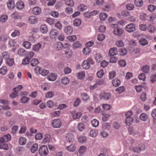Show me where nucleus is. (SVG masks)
<instances>
[{"label": "nucleus", "instance_id": "1", "mask_svg": "<svg viewBox=\"0 0 156 156\" xmlns=\"http://www.w3.org/2000/svg\"><path fill=\"white\" fill-rule=\"evenodd\" d=\"M94 62L92 59L88 58L87 60H84L82 64V66L83 69H89L90 67V64L93 65Z\"/></svg>", "mask_w": 156, "mask_h": 156}, {"label": "nucleus", "instance_id": "45", "mask_svg": "<svg viewBox=\"0 0 156 156\" xmlns=\"http://www.w3.org/2000/svg\"><path fill=\"white\" fill-rule=\"evenodd\" d=\"M81 46V44L78 41L74 42L73 44V47L74 49H76L80 48Z\"/></svg>", "mask_w": 156, "mask_h": 156}, {"label": "nucleus", "instance_id": "25", "mask_svg": "<svg viewBox=\"0 0 156 156\" xmlns=\"http://www.w3.org/2000/svg\"><path fill=\"white\" fill-rule=\"evenodd\" d=\"M0 148L5 150H8L9 149L8 144L5 143H0Z\"/></svg>", "mask_w": 156, "mask_h": 156}, {"label": "nucleus", "instance_id": "42", "mask_svg": "<svg viewBox=\"0 0 156 156\" xmlns=\"http://www.w3.org/2000/svg\"><path fill=\"white\" fill-rule=\"evenodd\" d=\"M77 77L80 79H83L85 77V72L83 71L77 73Z\"/></svg>", "mask_w": 156, "mask_h": 156}, {"label": "nucleus", "instance_id": "47", "mask_svg": "<svg viewBox=\"0 0 156 156\" xmlns=\"http://www.w3.org/2000/svg\"><path fill=\"white\" fill-rule=\"evenodd\" d=\"M50 136L49 135H46L43 139V142L44 144L49 142L50 141Z\"/></svg>", "mask_w": 156, "mask_h": 156}, {"label": "nucleus", "instance_id": "32", "mask_svg": "<svg viewBox=\"0 0 156 156\" xmlns=\"http://www.w3.org/2000/svg\"><path fill=\"white\" fill-rule=\"evenodd\" d=\"M66 149L69 151L73 152L75 149V147L74 144H71L69 146H66Z\"/></svg>", "mask_w": 156, "mask_h": 156}, {"label": "nucleus", "instance_id": "36", "mask_svg": "<svg viewBox=\"0 0 156 156\" xmlns=\"http://www.w3.org/2000/svg\"><path fill=\"white\" fill-rule=\"evenodd\" d=\"M98 133V131L95 129H92L90 132V135L92 137H94L96 136Z\"/></svg>", "mask_w": 156, "mask_h": 156}, {"label": "nucleus", "instance_id": "63", "mask_svg": "<svg viewBox=\"0 0 156 156\" xmlns=\"http://www.w3.org/2000/svg\"><path fill=\"white\" fill-rule=\"evenodd\" d=\"M116 75V72L114 71L110 72L109 73V77L110 79L113 78Z\"/></svg>", "mask_w": 156, "mask_h": 156}, {"label": "nucleus", "instance_id": "61", "mask_svg": "<svg viewBox=\"0 0 156 156\" xmlns=\"http://www.w3.org/2000/svg\"><path fill=\"white\" fill-rule=\"evenodd\" d=\"M66 4L68 6H73L74 5V3L73 0H68L65 2Z\"/></svg>", "mask_w": 156, "mask_h": 156}, {"label": "nucleus", "instance_id": "33", "mask_svg": "<svg viewBox=\"0 0 156 156\" xmlns=\"http://www.w3.org/2000/svg\"><path fill=\"white\" fill-rule=\"evenodd\" d=\"M81 97L83 101H86L89 99L88 95L86 93H83L81 95Z\"/></svg>", "mask_w": 156, "mask_h": 156}, {"label": "nucleus", "instance_id": "34", "mask_svg": "<svg viewBox=\"0 0 156 156\" xmlns=\"http://www.w3.org/2000/svg\"><path fill=\"white\" fill-rule=\"evenodd\" d=\"M38 148V144L36 143L34 144L32 146L31 149V153H34L36 152Z\"/></svg>", "mask_w": 156, "mask_h": 156}, {"label": "nucleus", "instance_id": "49", "mask_svg": "<svg viewBox=\"0 0 156 156\" xmlns=\"http://www.w3.org/2000/svg\"><path fill=\"white\" fill-rule=\"evenodd\" d=\"M2 58H3L6 60L9 58V55L7 52H3L2 54Z\"/></svg>", "mask_w": 156, "mask_h": 156}, {"label": "nucleus", "instance_id": "31", "mask_svg": "<svg viewBox=\"0 0 156 156\" xmlns=\"http://www.w3.org/2000/svg\"><path fill=\"white\" fill-rule=\"evenodd\" d=\"M91 50L88 47H86L84 48L83 50V52L85 55L88 54L91 51Z\"/></svg>", "mask_w": 156, "mask_h": 156}, {"label": "nucleus", "instance_id": "60", "mask_svg": "<svg viewBox=\"0 0 156 156\" xmlns=\"http://www.w3.org/2000/svg\"><path fill=\"white\" fill-rule=\"evenodd\" d=\"M45 21L50 25H52L54 23V20L50 18H47L46 19Z\"/></svg>", "mask_w": 156, "mask_h": 156}, {"label": "nucleus", "instance_id": "9", "mask_svg": "<svg viewBox=\"0 0 156 156\" xmlns=\"http://www.w3.org/2000/svg\"><path fill=\"white\" fill-rule=\"evenodd\" d=\"M145 149V145L143 144H140L138 145V147H135L133 148L132 150L135 153H139L142 150Z\"/></svg>", "mask_w": 156, "mask_h": 156}, {"label": "nucleus", "instance_id": "17", "mask_svg": "<svg viewBox=\"0 0 156 156\" xmlns=\"http://www.w3.org/2000/svg\"><path fill=\"white\" fill-rule=\"evenodd\" d=\"M67 141L68 142H72L74 141V136L71 134H67L66 137Z\"/></svg>", "mask_w": 156, "mask_h": 156}, {"label": "nucleus", "instance_id": "23", "mask_svg": "<svg viewBox=\"0 0 156 156\" xmlns=\"http://www.w3.org/2000/svg\"><path fill=\"white\" fill-rule=\"evenodd\" d=\"M55 48L56 50H59L62 49L63 46L62 43L60 41L57 42L55 45Z\"/></svg>", "mask_w": 156, "mask_h": 156}, {"label": "nucleus", "instance_id": "59", "mask_svg": "<svg viewBox=\"0 0 156 156\" xmlns=\"http://www.w3.org/2000/svg\"><path fill=\"white\" fill-rule=\"evenodd\" d=\"M20 35V32L17 30H15L11 34V36L12 37H15L19 36Z\"/></svg>", "mask_w": 156, "mask_h": 156}, {"label": "nucleus", "instance_id": "22", "mask_svg": "<svg viewBox=\"0 0 156 156\" xmlns=\"http://www.w3.org/2000/svg\"><path fill=\"white\" fill-rule=\"evenodd\" d=\"M120 80L118 79H114L112 82L113 85L115 87L119 86L120 84Z\"/></svg>", "mask_w": 156, "mask_h": 156}, {"label": "nucleus", "instance_id": "15", "mask_svg": "<svg viewBox=\"0 0 156 156\" xmlns=\"http://www.w3.org/2000/svg\"><path fill=\"white\" fill-rule=\"evenodd\" d=\"M117 49L115 47L111 48L109 51L108 55L109 56H112L117 54Z\"/></svg>", "mask_w": 156, "mask_h": 156}, {"label": "nucleus", "instance_id": "46", "mask_svg": "<svg viewBox=\"0 0 156 156\" xmlns=\"http://www.w3.org/2000/svg\"><path fill=\"white\" fill-rule=\"evenodd\" d=\"M41 45L40 43H38L37 44L34 45L33 47V49L35 51H37L41 47Z\"/></svg>", "mask_w": 156, "mask_h": 156}, {"label": "nucleus", "instance_id": "39", "mask_svg": "<svg viewBox=\"0 0 156 156\" xmlns=\"http://www.w3.org/2000/svg\"><path fill=\"white\" fill-rule=\"evenodd\" d=\"M7 69L5 66L2 67L0 69V73L2 75L5 74L7 73Z\"/></svg>", "mask_w": 156, "mask_h": 156}, {"label": "nucleus", "instance_id": "51", "mask_svg": "<svg viewBox=\"0 0 156 156\" xmlns=\"http://www.w3.org/2000/svg\"><path fill=\"white\" fill-rule=\"evenodd\" d=\"M81 20L80 19H75L73 22L74 25L75 26H78L81 23Z\"/></svg>", "mask_w": 156, "mask_h": 156}, {"label": "nucleus", "instance_id": "3", "mask_svg": "<svg viewBox=\"0 0 156 156\" xmlns=\"http://www.w3.org/2000/svg\"><path fill=\"white\" fill-rule=\"evenodd\" d=\"M111 97V94L110 92H102L100 94V98L101 100L108 101L110 100Z\"/></svg>", "mask_w": 156, "mask_h": 156}, {"label": "nucleus", "instance_id": "58", "mask_svg": "<svg viewBox=\"0 0 156 156\" xmlns=\"http://www.w3.org/2000/svg\"><path fill=\"white\" fill-rule=\"evenodd\" d=\"M111 6L109 4H107L105 5L102 8L103 11H109L110 9Z\"/></svg>", "mask_w": 156, "mask_h": 156}, {"label": "nucleus", "instance_id": "5", "mask_svg": "<svg viewBox=\"0 0 156 156\" xmlns=\"http://www.w3.org/2000/svg\"><path fill=\"white\" fill-rule=\"evenodd\" d=\"M114 29L113 31V34L118 36L121 35L124 32V30L122 28H120L117 27V25L116 24L114 25Z\"/></svg>", "mask_w": 156, "mask_h": 156}, {"label": "nucleus", "instance_id": "8", "mask_svg": "<svg viewBox=\"0 0 156 156\" xmlns=\"http://www.w3.org/2000/svg\"><path fill=\"white\" fill-rule=\"evenodd\" d=\"M61 124V122L59 119H54L52 121L51 125L54 128H59Z\"/></svg>", "mask_w": 156, "mask_h": 156}, {"label": "nucleus", "instance_id": "24", "mask_svg": "<svg viewBox=\"0 0 156 156\" xmlns=\"http://www.w3.org/2000/svg\"><path fill=\"white\" fill-rule=\"evenodd\" d=\"M140 119L142 121H146L148 119V116L145 113H142L140 117Z\"/></svg>", "mask_w": 156, "mask_h": 156}, {"label": "nucleus", "instance_id": "38", "mask_svg": "<svg viewBox=\"0 0 156 156\" xmlns=\"http://www.w3.org/2000/svg\"><path fill=\"white\" fill-rule=\"evenodd\" d=\"M30 99V98L24 96L22 97V98L20 99V102L23 104H24L27 102Z\"/></svg>", "mask_w": 156, "mask_h": 156}, {"label": "nucleus", "instance_id": "19", "mask_svg": "<svg viewBox=\"0 0 156 156\" xmlns=\"http://www.w3.org/2000/svg\"><path fill=\"white\" fill-rule=\"evenodd\" d=\"M40 29L41 32L43 34L46 33L48 31L47 26L45 24L41 25Z\"/></svg>", "mask_w": 156, "mask_h": 156}, {"label": "nucleus", "instance_id": "2", "mask_svg": "<svg viewBox=\"0 0 156 156\" xmlns=\"http://www.w3.org/2000/svg\"><path fill=\"white\" fill-rule=\"evenodd\" d=\"M39 153L41 156H46L48 153V150L47 146L45 145L41 146L38 150Z\"/></svg>", "mask_w": 156, "mask_h": 156}, {"label": "nucleus", "instance_id": "37", "mask_svg": "<svg viewBox=\"0 0 156 156\" xmlns=\"http://www.w3.org/2000/svg\"><path fill=\"white\" fill-rule=\"evenodd\" d=\"M108 15L104 12H102L100 14L99 17L101 20H105L107 17Z\"/></svg>", "mask_w": 156, "mask_h": 156}, {"label": "nucleus", "instance_id": "56", "mask_svg": "<svg viewBox=\"0 0 156 156\" xmlns=\"http://www.w3.org/2000/svg\"><path fill=\"white\" fill-rule=\"evenodd\" d=\"M102 106L103 108L105 110H110L111 108V105L107 104H103Z\"/></svg>", "mask_w": 156, "mask_h": 156}, {"label": "nucleus", "instance_id": "55", "mask_svg": "<svg viewBox=\"0 0 156 156\" xmlns=\"http://www.w3.org/2000/svg\"><path fill=\"white\" fill-rule=\"evenodd\" d=\"M26 55V57L30 59L34 55V53L32 51H29L27 52V54Z\"/></svg>", "mask_w": 156, "mask_h": 156}, {"label": "nucleus", "instance_id": "12", "mask_svg": "<svg viewBox=\"0 0 156 156\" xmlns=\"http://www.w3.org/2000/svg\"><path fill=\"white\" fill-rule=\"evenodd\" d=\"M152 17L150 15H148L145 13H143L140 15V20L143 21H146L151 20Z\"/></svg>", "mask_w": 156, "mask_h": 156}, {"label": "nucleus", "instance_id": "44", "mask_svg": "<svg viewBox=\"0 0 156 156\" xmlns=\"http://www.w3.org/2000/svg\"><path fill=\"white\" fill-rule=\"evenodd\" d=\"M78 129L80 131H82L84 130L85 128L84 125L82 123H80L78 124L77 126Z\"/></svg>", "mask_w": 156, "mask_h": 156}, {"label": "nucleus", "instance_id": "28", "mask_svg": "<svg viewBox=\"0 0 156 156\" xmlns=\"http://www.w3.org/2000/svg\"><path fill=\"white\" fill-rule=\"evenodd\" d=\"M65 53L66 57L68 58H70L72 55V52L70 49H66L65 51Z\"/></svg>", "mask_w": 156, "mask_h": 156}, {"label": "nucleus", "instance_id": "64", "mask_svg": "<svg viewBox=\"0 0 156 156\" xmlns=\"http://www.w3.org/2000/svg\"><path fill=\"white\" fill-rule=\"evenodd\" d=\"M126 7L128 10H131L134 9V6L133 4H129L126 5Z\"/></svg>", "mask_w": 156, "mask_h": 156}, {"label": "nucleus", "instance_id": "35", "mask_svg": "<svg viewBox=\"0 0 156 156\" xmlns=\"http://www.w3.org/2000/svg\"><path fill=\"white\" fill-rule=\"evenodd\" d=\"M119 54L121 55H125L127 53V50L124 48H122L119 49Z\"/></svg>", "mask_w": 156, "mask_h": 156}, {"label": "nucleus", "instance_id": "16", "mask_svg": "<svg viewBox=\"0 0 156 156\" xmlns=\"http://www.w3.org/2000/svg\"><path fill=\"white\" fill-rule=\"evenodd\" d=\"M32 12L34 15H37L40 14L41 12V10L40 8L38 7H35L32 9Z\"/></svg>", "mask_w": 156, "mask_h": 156}, {"label": "nucleus", "instance_id": "27", "mask_svg": "<svg viewBox=\"0 0 156 156\" xmlns=\"http://www.w3.org/2000/svg\"><path fill=\"white\" fill-rule=\"evenodd\" d=\"M149 67L147 65L144 66H142L141 70L145 73H149Z\"/></svg>", "mask_w": 156, "mask_h": 156}, {"label": "nucleus", "instance_id": "10", "mask_svg": "<svg viewBox=\"0 0 156 156\" xmlns=\"http://www.w3.org/2000/svg\"><path fill=\"white\" fill-rule=\"evenodd\" d=\"M71 113L72 115V117L74 119H78L82 115V114L80 112H76L75 110L71 112Z\"/></svg>", "mask_w": 156, "mask_h": 156}, {"label": "nucleus", "instance_id": "11", "mask_svg": "<svg viewBox=\"0 0 156 156\" xmlns=\"http://www.w3.org/2000/svg\"><path fill=\"white\" fill-rule=\"evenodd\" d=\"M57 75L55 73H51L47 76V79L50 81H54L57 78Z\"/></svg>", "mask_w": 156, "mask_h": 156}, {"label": "nucleus", "instance_id": "14", "mask_svg": "<svg viewBox=\"0 0 156 156\" xmlns=\"http://www.w3.org/2000/svg\"><path fill=\"white\" fill-rule=\"evenodd\" d=\"M64 31L67 34H71L73 31V28L71 26H67L65 27Z\"/></svg>", "mask_w": 156, "mask_h": 156}, {"label": "nucleus", "instance_id": "48", "mask_svg": "<svg viewBox=\"0 0 156 156\" xmlns=\"http://www.w3.org/2000/svg\"><path fill=\"white\" fill-rule=\"evenodd\" d=\"M99 124V121L96 119H94L91 121L92 125L94 127H97L98 125Z\"/></svg>", "mask_w": 156, "mask_h": 156}, {"label": "nucleus", "instance_id": "53", "mask_svg": "<svg viewBox=\"0 0 156 156\" xmlns=\"http://www.w3.org/2000/svg\"><path fill=\"white\" fill-rule=\"evenodd\" d=\"M78 140L80 143H84L86 142V137L83 136H80L78 139Z\"/></svg>", "mask_w": 156, "mask_h": 156}, {"label": "nucleus", "instance_id": "52", "mask_svg": "<svg viewBox=\"0 0 156 156\" xmlns=\"http://www.w3.org/2000/svg\"><path fill=\"white\" fill-rule=\"evenodd\" d=\"M125 90V88L123 86L119 87L116 89V92L119 94H121Z\"/></svg>", "mask_w": 156, "mask_h": 156}, {"label": "nucleus", "instance_id": "7", "mask_svg": "<svg viewBox=\"0 0 156 156\" xmlns=\"http://www.w3.org/2000/svg\"><path fill=\"white\" fill-rule=\"evenodd\" d=\"M59 32L55 29L51 30L50 32L49 36L52 39H55L57 38Z\"/></svg>", "mask_w": 156, "mask_h": 156}, {"label": "nucleus", "instance_id": "18", "mask_svg": "<svg viewBox=\"0 0 156 156\" xmlns=\"http://www.w3.org/2000/svg\"><path fill=\"white\" fill-rule=\"evenodd\" d=\"M24 6V2L21 1H18L16 3V7L19 9H22Z\"/></svg>", "mask_w": 156, "mask_h": 156}, {"label": "nucleus", "instance_id": "62", "mask_svg": "<svg viewBox=\"0 0 156 156\" xmlns=\"http://www.w3.org/2000/svg\"><path fill=\"white\" fill-rule=\"evenodd\" d=\"M105 38V36L104 34H100L98 36L97 39L99 41H103Z\"/></svg>", "mask_w": 156, "mask_h": 156}, {"label": "nucleus", "instance_id": "41", "mask_svg": "<svg viewBox=\"0 0 156 156\" xmlns=\"http://www.w3.org/2000/svg\"><path fill=\"white\" fill-rule=\"evenodd\" d=\"M26 138L24 137L20 138L19 140V142L20 144L21 145H25L26 143Z\"/></svg>", "mask_w": 156, "mask_h": 156}, {"label": "nucleus", "instance_id": "13", "mask_svg": "<svg viewBox=\"0 0 156 156\" xmlns=\"http://www.w3.org/2000/svg\"><path fill=\"white\" fill-rule=\"evenodd\" d=\"M38 21L37 17L35 16H31L29 17L28 21L31 24H33L37 23Z\"/></svg>", "mask_w": 156, "mask_h": 156}, {"label": "nucleus", "instance_id": "50", "mask_svg": "<svg viewBox=\"0 0 156 156\" xmlns=\"http://www.w3.org/2000/svg\"><path fill=\"white\" fill-rule=\"evenodd\" d=\"M69 82V80L67 77H63L61 80V82L62 84L66 85L68 84Z\"/></svg>", "mask_w": 156, "mask_h": 156}, {"label": "nucleus", "instance_id": "6", "mask_svg": "<svg viewBox=\"0 0 156 156\" xmlns=\"http://www.w3.org/2000/svg\"><path fill=\"white\" fill-rule=\"evenodd\" d=\"M136 25L133 23H131L127 25L125 27V30L129 33L133 32L136 30Z\"/></svg>", "mask_w": 156, "mask_h": 156}, {"label": "nucleus", "instance_id": "4", "mask_svg": "<svg viewBox=\"0 0 156 156\" xmlns=\"http://www.w3.org/2000/svg\"><path fill=\"white\" fill-rule=\"evenodd\" d=\"M35 71L37 74H41L43 76H46L49 73L48 70L44 69H41L38 66H36L35 68Z\"/></svg>", "mask_w": 156, "mask_h": 156}, {"label": "nucleus", "instance_id": "29", "mask_svg": "<svg viewBox=\"0 0 156 156\" xmlns=\"http://www.w3.org/2000/svg\"><path fill=\"white\" fill-rule=\"evenodd\" d=\"M18 54L20 56H23L26 55L27 51L24 49L20 48L18 51Z\"/></svg>", "mask_w": 156, "mask_h": 156}, {"label": "nucleus", "instance_id": "26", "mask_svg": "<svg viewBox=\"0 0 156 156\" xmlns=\"http://www.w3.org/2000/svg\"><path fill=\"white\" fill-rule=\"evenodd\" d=\"M39 63L38 60L35 58H33L30 61V65L32 66H35Z\"/></svg>", "mask_w": 156, "mask_h": 156}, {"label": "nucleus", "instance_id": "20", "mask_svg": "<svg viewBox=\"0 0 156 156\" xmlns=\"http://www.w3.org/2000/svg\"><path fill=\"white\" fill-rule=\"evenodd\" d=\"M7 5L9 8L10 9H12L15 6L14 2L12 0H9L7 2Z\"/></svg>", "mask_w": 156, "mask_h": 156}, {"label": "nucleus", "instance_id": "54", "mask_svg": "<svg viewBox=\"0 0 156 156\" xmlns=\"http://www.w3.org/2000/svg\"><path fill=\"white\" fill-rule=\"evenodd\" d=\"M13 92L11 94H10V96L12 98H15L18 96V93L16 91V90H14L13 89Z\"/></svg>", "mask_w": 156, "mask_h": 156}, {"label": "nucleus", "instance_id": "43", "mask_svg": "<svg viewBox=\"0 0 156 156\" xmlns=\"http://www.w3.org/2000/svg\"><path fill=\"white\" fill-rule=\"evenodd\" d=\"M134 3L135 5L138 7H140L142 6L143 4V2L142 0H135Z\"/></svg>", "mask_w": 156, "mask_h": 156}, {"label": "nucleus", "instance_id": "21", "mask_svg": "<svg viewBox=\"0 0 156 156\" xmlns=\"http://www.w3.org/2000/svg\"><path fill=\"white\" fill-rule=\"evenodd\" d=\"M133 119L131 117H126L125 119V123L128 126H129L133 123Z\"/></svg>", "mask_w": 156, "mask_h": 156}, {"label": "nucleus", "instance_id": "40", "mask_svg": "<svg viewBox=\"0 0 156 156\" xmlns=\"http://www.w3.org/2000/svg\"><path fill=\"white\" fill-rule=\"evenodd\" d=\"M7 64L9 66H12L14 63V60L13 58L7 59L6 60Z\"/></svg>", "mask_w": 156, "mask_h": 156}, {"label": "nucleus", "instance_id": "57", "mask_svg": "<svg viewBox=\"0 0 156 156\" xmlns=\"http://www.w3.org/2000/svg\"><path fill=\"white\" fill-rule=\"evenodd\" d=\"M67 38L69 41L71 42L74 41L76 39V36L75 35L68 36Z\"/></svg>", "mask_w": 156, "mask_h": 156}, {"label": "nucleus", "instance_id": "30", "mask_svg": "<svg viewBox=\"0 0 156 156\" xmlns=\"http://www.w3.org/2000/svg\"><path fill=\"white\" fill-rule=\"evenodd\" d=\"M139 42L142 46L146 45L148 43L146 39L142 38L139 40Z\"/></svg>", "mask_w": 156, "mask_h": 156}]
</instances>
